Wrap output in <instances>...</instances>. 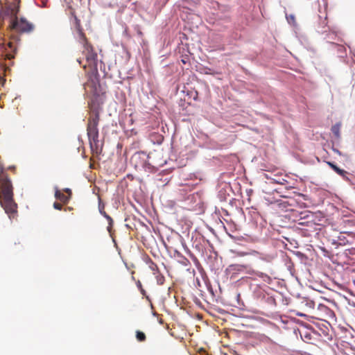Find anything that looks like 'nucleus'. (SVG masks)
Masks as SVG:
<instances>
[{"instance_id": "obj_1", "label": "nucleus", "mask_w": 355, "mask_h": 355, "mask_svg": "<svg viewBox=\"0 0 355 355\" xmlns=\"http://www.w3.org/2000/svg\"><path fill=\"white\" fill-rule=\"evenodd\" d=\"M79 42L83 46V54L85 55L87 62V64L83 65V68L85 69H89L86 72L88 80L84 84V87L87 92V89L89 88V92L94 93L98 82L97 53L94 51L92 46L88 42L82 30H79Z\"/></svg>"}, {"instance_id": "obj_12", "label": "nucleus", "mask_w": 355, "mask_h": 355, "mask_svg": "<svg viewBox=\"0 0 355 355\" xmlns=\"http://www.w3.org/2000/svg\"><path fill=\"white\" fill-rule=\"evenodd\" d=\"M175 254L177 257L179 258V262L182 265L187 266L190 263L189 261L184 256H182L179 252L176 251Z\"/></svg>"}, {"instance_id": "obj_4", "label": "nucleus", "mask_w": 355, "mask_h": 355, "mask_svg": "<svg viewBox=\"0 0 355 355\" xmlns=\"http://www.w3.org/2000/svg\"><path fill=\"white\" fill-rule=\"evenodd\" d=\"M19 10V6H15L14 8H10V12L2 14L0 17L3 18L4 16L10 15L12 19L9 25V28L11 31H14L17 33H30L33 28L34 26L33 24L28 22L25 18L21 17L19 19L17 17V13Z\"/></svg>"}, {"instance_id": "obj_10", "label": "nucleus", "mask_w": 355, "mask_h": 355, "mask_svg": "<svg viewBox=\"0 0 355 355\" xmlns=\"http://www.w3.org/2000/svg\"><path fill=\"white\" fill-rule=\"evenodd\" d=\"M55 197L56 199L59 200L60 202H63L64 204L68 203L69 200L71 198L70 196L64 195L57 188L55 189Z\"/></svg>"}, {"instance_id": "obj_8", "label": "nucleus", "mask_w": 355, "mask_h": 355, "mask_svg": "<svg viewBox=\"0 0 355 355\" xmlns=\"http://www.w3.org/2000/svg\"><path fill=\"white\" fill-rule=\"evenodd\" d=\"M99 211L100 213L107 220L109 226L107 227V230L109 232L111 231L113 220L112 218L104 211V205H101V202H99Z\"/></svg>"}, {"instance_id": "obj_13", "label": "nucleus", "mask_w": 355, "mask_h": 355, "mask_svg": "<svg viewBox=\"0 0 355 355\" xmlns=\"http://www.w3.org/2000/svg\"><path fill=\"white\" fill-rule=\"evenodd\" d=\"M136 338L138 341L139 342H144L146 339V336L145 334L141 331H136Z\"/></svg>"}, {"instance_id": "obj_14", "label": "nucleus", "mask_w": 355, "mask_h": 355, "mask_svg": "<svg viewBox=\"0 0 355 355\" xmlns=\"http://www.w3.org/2000/svg\"><path fill=\"white\" fill-rule=\"evenodd\" d=\"M272 182L279 184H285L287 182V180L282 177H277L276 178L272 179Z\"/></svg>"}, {"instance_id": "obj_26", "label": "nucleus", "mask_w": 355, "mask_h": 355, "mask_svg": "<svg viewBox=\"0 0 355 355\" xmlns=\"http://www.w3.org/2000/svg\"><path fill=\"white\" fill-rule=\"evenodd\" d=\"M355 355V354H354Z\"/></svg>"}, {"instance_id": "obj_20", "label": "nucleus", "mask_w": 355, "mask_h": 355, "mask_svg": "<svg viewBox=\"0 0 355 355\" xmlns=\"http://www.w3.org/2000/svg\"><path fill=\"white\" fill-rule=\"evenodd\" d=\"M297 202L299 204L300 207H307V205H306L305 202H300L298 200H297Z\"/></svg>"}, {"instance_id": "obj_21", "label": "nucleus", "mask_w": 355, "mask_h": 355, "mask_svg": "<svg viewBox=\"0 0 355 355\" xmlns=\"http://www.w3.org/2000/svg\"><path fill=\"white\" fill-rule=\"evenodd\" d=\"M137 286L141 289V291L143 293L144 292V289L142 288L141 284L139 281L137 283Z\"/></svg>"}, {"instance_id": "obj_5", "label": "nucleus", "mask_w": 355, "mask_h": 355, "mask_svg": "<svg viewBox=\"0 0 355 355\" xmlns=\"http://www.w3.org/2000/svg\"><path fill=\"white\" fill-rule=\"evenodd\" d=\"M345 235L348 236L354 237V234L350 232H341L338 234L337 236H329V241H330L332 244L339 245H345L349 243V240L346 238Z\"/></svg>"}, {"instance_id": "obj_22", "label": "nucleus", "mask_w": 355, "mask_h": 355, "mask_svg": "<svg viewBox=\"0 0 355 355\" xmlns=\"http://www.w3.org/2000/svg\"><path fill=\"white\" fill-rule=\"evenodd\" d=\"M298 196H299L300 198H302L304 200H307V196H305V195H303V194L300 193V194H298Z\"/></svg>"}, {"instance_id": "obj_6", "label": "nucleus", "mask_w": 355, "mask_h": 355, "mask_svg": "<svg viewBox=\"0 0 355 355\" xmlns=\"http://www.w3.org/2000/svg\"><path fill=\"white\" fill-rule=\"evenodd\" d=\"M248 268L247 265L234 263L230 265L225 270L227 275H230V279H235L236 275L243 273Z\"/></svg>"}, {"instance_id": "obj_17", "label": "nucleus", "mask_w": 355, "mask_h": 355, "mask_svg": "<svg viewBox=\"0 0 355 355\" xmlns=\"http://www.w3.org/2000/svg\"><path fill=\"white\" fill-rule=\"evenodd\" d=\"M53 207H54L55 209L61 210V209H62V205H61V204H60V203H58V202H55L53 203Z\"/></svg>"}, {"instance_id": "obj_3", "label": "nucleus", "mask_w": 355, "mask_h": 355, "mask_svg": "<svg viewBox=\"0 0 355 355\" xmlns=\"http://www.w3.org/2000/svg\"><path fill=\"white\" fill-rule=\"evenodd\" d=\"M100 116L98 113L92 115L89 117L87 125V135L89 139L91 150L93 153L98 154L101 152V148L99 145V132L98 123Z\"/></svg>"}, {"instance_id": "obj_16", "label": "nucleus", "mask_w": 355, "mask_h": 355, "mask_svg": "<svg viewBox=\"0 0 355 355\" xmlns=\"http://www.w3.org/2000/svg\"><path fill=\"white\" fill-rule=\"evenodd\" d=\"M157 275L156 276L157 284L159 285H162L164 282V277L157 272Z\"/></svg>"}, {"instance_id": "obj_9", "label": "nucleus", "mask_w": 355, "mask_h": 355, "mask_svg": "<svg viewBox=\"0 0 355 355\" xmlns=\"http://www.w3.org/2000/svg\"><path fill=\"white\" fill-rule=\"evenodd\" d=\"M327 164L330 166L331 169H333L337 174L340 175L343 178H346L347 175V172L343 169L340 168L333 162H327Z\"/></svg>"}, {"instance_id": "obj_23", "label": "nucleus", "mask_w": 355, "mask_h": 355, "mask_svg": "<svg viewBox=\"0 0 355 355\" xmlns=\"http://www.w3.org/2000/svg\"><path fill=\"white\" fill-rule=\"evenodd\" d=\"M338 355H349L348 354H347L346 352H341L340 354H339Z\"/></svg>"}, {"instance_id": "obj_11", "label": "nucleus", "mask_w": 355, "mask_h": 355, "mask_svg": "<svg viewBox=\"0 0 355 355\" xmlns=\"http://www.w3.org/2000/svg\"><path fill=\"white\" fill-rule=\"evenodd\" d=\"M341 124L340 123H337L331 127V132L335 135L336 137H340V130Z\"/></svg>"}, {"instance_id": "obj_7", "label": "nucleus", "mask_w": 355, "mask_h": 355, "mask_svg": "<svg viewBox=\"0 0 355 355\" xmlns=\"http://www.w3.org/2000/svg\"><path fill=\"white\" fill-rule=\"evenodd\" d=\"M315 215L313 213H309L304 216L305 220L299 223V225L307 227L306 230L316 231L319 224L315 223Z\"/></svg>"}, {"instance_id": "obj_24", "label": "nucleus", "mask_w": 355, "mask_h": 355, "mask_svg": "<svg viewBox=\"0 0 355 355\" xmlns=\"http://www.w3.org/2000/svg\"><path fill=\"white\" fill-rule=\"evenodd\" d=\"M77 62H78L80 64H81V60H80V58H78V59H77Z\"/></svg>"}, {"instance_id": "obj_25", "label": "nucleus", "mask_w": 355, "mask_h": 355, "mask_svg": "<svg viewBox=\"0 0 355 355\" xmlns=\"http://www.w3.org/2000/svg\"><path fill=\"white\" fill-rule=\"evenodd\" d=\"M291 19H293V20H294V19H295V17H294V16L291 15Z\"/></svg>"}, {"instance_id": "obj_19", "label": "nucleus", "mask_w": 355, "mask_h": 355, "mask_svg": "<svg viewBox=\"0 0 355 355\" xmlns=\"http://www.w3.org/2000/svg\"><path fill=\"white\" fill-rule=\"evenodd\" d=\"M64 191L66 192L68 194V196H71L72 192L71 190L69 188H66L64 189Z\"/></svg>"}, {"instance_id": "obj_15", "label": "nucleus", "mask_w": 355, "mask_h": 355, "mask_svg": "<svg viewBox=\"0 0 355 355\" xmlns=\"http://www.w3.org/2000/svg\"><path fill=\"white\" fill-rule=\"evenodd\" d=\"M149 268L154 271V275H156L155 271L158 272V267L156 263L153 262L152 261H150Z\"/></svg>"}, {"instance_id": "obj_2", "label": "nucleus", "mask_w": 355, "mask_h": 355, "mask_svg": "<svg viewBox=\"0 0 355 355\" xmlns=\"http://www.w3.org/2000/svg\"><path fill=\"white\" fill-rule=\"evenodd\" d=\"M0 203L6 214L17 213V205L13 200L12 183L3 171L0 173Z\"/></svg>"}, {"instance_id": "obj_18", "label": "nucleus", "mask_w": 355, "mask_h": 355, "mask_svg": "<svg viewBox=\"0 0 355 355\" xmlns=\"http://www.w3.org/2000/svg\"><path fill=\"white\" fill-rule=\"evenodd\" d=\"M250 254V253L247 252H236V255L239 257H244V256L249 255Z\"/></svg>"}]
</instances>
